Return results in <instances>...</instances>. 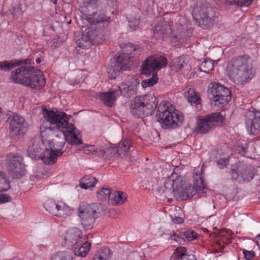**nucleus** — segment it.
I'll return each mask as SVG.
<instances>
[{
  "label": "nucleus",
  "mask_w": 260,
  "mask_h": 260,
  "mask_svg": "<svg viewBox=\"0 0 260 260\" xmlns=\"http://www.w3.org/2000/svg\"><path fill=\"white\" fill-rule=\"evenodd\" d=\"M130 87L131 93L135 95L136 93L137 87L140 84L139 79L138 78H132L128 82Z\"/></svg>",
  "instance_id": "58836bf2"
},
{
  "label": "nucleus",
  "mask_w": 260,
  "mask_h": 260,
  "mask_svg": "<svg viewBox=\"0 0 260 260\" xmlns=\"http://www.w3.org/2000/svg\"><path fill=\"white\" fill-rule=\"evenodd\" d=\"M45 145L42 146V142L36 141L31 140L27 149V153L28 156L32 159H41L44 164L48 165L45 161L44 158L46 149Z\"/></svg>",
  "instance_id": "412c9836"
},
{
  "label": "nucleus",
  "mask_w": 260,
  "mask_h": 260,
  "mask_svg": "<svg viewBox=\"0 0 260 260\" xmlns=\"http://www.w3.org/2000/svg\"><path fill=\"white\" fill-rule=\"evenodd\" d=\"M83 240L85 238L82 237L81 231L77 228H74L67 233L63 244L68 249H73L78 244H81Z\"/></svg>",
  "instance_id": "aec40b11"
},
{
  "label": "nucleus",
  "mask_w": 260,
  "mask_h": 260,
  "mask_svg": "<svg viewBox=\"0 0 260 260\" xmlns=\"http://www.w3.org/2000/svg\"><path fill=\"white\" fill-rule=\"evenodd\" d=\"M111 200L113 201L112 204L116 205H122L126 200L127 196L126 194L120 191H114L112 193Z\"/></svg>",
  "instance_id": "c756f323"
},
{
  "label": "nucleus",
  "mask_w": 260,
  "mask_h": 260,
  "mask_svg": "<svg viewBox=\"0 0 260 260\" xmlns=\"http://www.w3.org/2000/svg\"><path fill=\"white\" fill-rule=\"evenodd\" d=\"M228 69L230 79L236 84H243L253 77L251 60L246 55L233 58L230 62Z\"/></svg>",
  "instance_id": "423d86ee"
},
{
  "label": "nucleus",
  "mask_w": 260,
  "mask_h": 260,
  "mask_svg": "<svg viewBox=\"0 0 260 260\" xmlns=\"http://www.w3.org/2000/svg\"><path fill=\"white\" fill-rule=\"evenodd\" d=\"M22 66L12 72L11 80L14 83L22 84L32 89H40L45 83L42 72L30 66V59H21Z\"/></svg>",
  "instance_id": "20e7f679"
},
{
  "label": "nucleus",
  "mask_w": 260,
  "mask_h": 260,
  "mask_svg": "<svg viewBox=\"0 0 260 260\" xmlns=\"http://www.w3.org/2000/svg\"><path fill=\"white\" fill-rule=\"evenodd\" d=\"M92 15L94 16V15H98V13L97 12H93L92 14ZM100 14H98V15L99 16Z\"/></svg>",
  "instance_id": "052dcab7"
},
{
  "label": "nucleus",
  "mask_w": 260,
  "mask_h": 260,
  "mask_svg": "<svg viewBox=\"0 0 260 260\" xmlns=\"http://www.w3.org/2000/svg\"><path fill=\"white\" fill-rule=\"evenodd\" d=\"M165 190H166V188H165V189L162 190V193L165 194V196L168 199V202L169 203H171L173 201V199L171 198H169V197H170V196L173 197V196L172 195H168L167 194H166L165 193Z\"/></svg>",
  "instance_id": "864d4df0"
},
{
  "label": "nucleus",
  "mask_w": 260,
  "mask_h": 260,
  "mask_svg": "<svg viewBox=\"0 0 260 260\" xmlns=\"http://www.w3.org/2000/svg\"><path fill=\"white\" fill-rule=\"evenodd\" d=\"M167 59L165 57L160 55H153L148 57L141 65V73L143 75L148 76L155 71L159 70L166 67Z\"/></svg>",
  "instance_id": "ddd939ff"
},
{
  "label": "nucleus",
  "mask_w": 260,
  "mask_h": 260,
  "mask_svg": "<svg viewBox=\"0 0 260 260\" xmlns=\"http://www.w3.org/2000/svg\"><path fill=\"white\" fill-rule=\"evenodd\" d=\"M64 129L65 131H62V129H57L54 138L48 140L49 147L46 148L44 158L48 165L54 164L57 157L62 155L61 150L66 141L72 144L79 145L82 143L81 140L78 138L79 131L73 124L68 122V125Z\"/></svg>",
  "instance_id": "f257e3e1"
},
{
  "label": "nucleus",
  "mask_w": 260,
  "mask_h": 260,
  "mask_svg": "<svg viewBox=\"0 0 260 260\" xmlns=\"http://www.w3.org/2000/svg\"><path fill=\"white\" fill-rule=\"evenodd\" d=\"M8 121L9 124L10 135L12 138L23 135V130L26 123L23 117L17 114L10 115Z\"/></svg>",
  "instance_id": "dca6fc26"
},
{
  "label": "nucleus",
  "mask_w": 260,
  "mask_h": 260,
  "mask_svg": "<svg viewBox=\"0 0 260 260\" xmlns=\"http://www.w3.org/2000/svg\"><path fill=\"white\" fill-rule=\"evenodd\" d=\"M198 25L203 29H207L213 25L214 17H192Z\"/></svg>",
  "instance_id": "cd10ccee"
},
{
  "label": "nucleus",
  "mask_w": 260,
  "mask_h": 260,
  "mask_svg": "<svg viewBox=\"0 0 260 260\" xmlns=\"http://www.w3.org/2000/svg\"><path fill=\"white\" fill-rule=\"evenodd\" d=\"M241 178L244 181L251 180L254 176V171L251 167H246L242 170H240Z\"/></svg>",
  "instance_id": "2f4dec72"
},
{
  "label": "nucleus",
  "mask_w": 260,
  "mask_h": 260,
  "mask_svg": "<svg viewBox=\"0 0 260 260\" xmlns=\"http://www.w3.org/2000/svg\"><path fill=\"white\" fill-rule=\"evenodd\" d=\"M46 121H44L40 126V135L42 138V145L48 143V140L56 135L57 129H64L68 125L67 114L61 111L47 110L43 112Z\"/></svg>",
  "instance_id": "39448f33"
},
{
  "label": "nucleus",
  "mask_w": 260,
  "mask_h": 260,
  "mask_svg": "<svg viewBox=\"0 0 260 260\" xmlns=\"http://www.w3.org/2000/svg\"><path fill=\"white\" fill-rule=\"evenodd\" d=\"M243 253L245 258L247 260H251L255 256V253L253 251H247L246 250H243Z\"/></svg>",
  "instance_id": "a18cd8bd"
},
{
  "label": "nucleus",
  "mask_w": 260,
  "mask_h": 260,
  "mask_svg": "<svg viewBox=\"0 0 260 260\" xmlns=\"http://www.w3.org/2000/svg\"><path fill=\"white\" fill-rule=\"evenodd\" d=\"M214 68V64L211 59H205L200 64L199 69L200 71L205 73H209L212 71Z\"/></svg>",
  "instance_id": "473e14b6"
},
{
  "label": "nucleus",
  "mask_w": 260,
  "mask_h": 260,
  "mask_svg": "<svg viewBox=\"0 0 260 260\" xmlns=\"http://www.w3.org/2000/svg\"><path fill=\"white\" fill-rule=\"evenodd\" d=\"M107 211V207L101 204L81 203L78 208V216L83 229L86 230L91 229L95 219Z\"/></svg>",
  "instance_id": "0eeeda50"
},
{
  "label": "nucleus",
  "mask_w": 260,
  "mask_h": 260,
  "mask_svg": "<svg viewBox=\"0 0 260 260\" xmlns=\"http://www.w3.org/2000/svg\"><path fill=\"white\" fill-rule=\"evenodd\" d=\"M71 23V20H70L69 21H68L67 23L68 24H70Z\"/></svg>",
  "instance_id": "680f3d73"
},
{
  "label": "nucleus",
  "mask_w": 260,
  "mask_h": 260,
  "mask_svg": "<svg viewBox=\"0 0 260 260\" xmlns=\"http://www.w3.org/2000/svg\"><path fill=\"white\" fill-rule=\"evenodd\" d=\"M128 57L126 55H119L114 66L110 68L108 74L109 78L113 79L118 76L121 71L129 70Z\"/></svg>",
  "instance_id": "6ab92c4d"
},
{
  "label": "nucleus",
  "mask_w": 260,
  "mask_h": 260,
  "mask_svg": "<svg viewBox=\"0 0 260 260\" xmlns=\"http://www.w3.org/2000/svg\"><path fill=\"white\" fill-rule=\"evenodd\" d=\"M91 10H92L88 6L84 5V2L83 3L82 5L79 7V11L80 12L81 15L83 16L84 15L85 16H91L92 15L88 13V12Z\"/></svg>",
  "instance_id": "79ce46f5"
},
{
  "label": "nucleus",
  "mask_w": 260,
  "mask_h": 260,
  "mask_svg": "<svg viewBox=\"0 0 260 260\" xmlns=\"http://www.w3.org/2000/svg\"><path fill=\"white\" fill-rule=\"evenodd\" d=\"M112 254L109 248L104 247L98 250L92 260H110Z\"/></svg>",
  "instance_id": "c85d7f7f"
},
{
  "label": "nucleus",
  "mask_w": 260,
  "mask_h": 260,
  "mask_svg": "<svg viewBox=\"0 0 260 260\" xmlns=\"http://www.w3.org/2000/svg\"><path fill=\"white\" fill-rule=\"evenodd\" d=\"M166 190L165 193L168 195H172L177 199L185 200L191 198L197 192L202 193L206 187L203 179L200 177L199 180L191 186L186 183L177 173L172 174L166 180L164 184Z\"/></svg>",
  "instance_id": "7ed1b4c3"
},
{
  "label": "nucleus",
  "mask_w": 260,
  "mask_h": 260,
  "mask_svg": "<svg viewBox=\"0 0 260 260\" xmlns=\"http://www.w3.org/2000/svg\"><path fill=\"white\" fill-rule=\"evenodd\" d=\"M173 21L171 20L170 17L161 18L159 20V23L156 24L155 29L153 30L154 35L158 39H164L168 36H171L173 38L177 39L178 41L186 40L191 36L190 30H184L182 28V26L177 30L176 34L173 30Z\"/></svg>",
  "instance_id": "9d476101"
},
{
  "label": "nucleus",
  "mask_w": 260,
  "mask_h": 260,
  "mask_svg": "<svg viewBox=\"0 0 260 260\" xmlns=\"http://www.w3.org/2000/svg\"><path fill=\"white\" fill-rule=\"evenodd\" d=\"M22 158L17 154L10 155L8 159V172L13 179H20L25 175V169Z\"/></svg>",
  "instance_id": "4468645a"
},
{
  "label": "nucleus",
  "mask_w": 260,
  "mask_h": 260,
  "mask_svg": "<svg viewBox=\"0 0 260 260\" xmlns=\"http://www.w3.org/2000/svg\"><path fill=\"white\" fill-rule=\"evenodd\" d=\"M178 60L174 62V66L176 70L180 71L183 68V63L184 61L181 62V60L179 59Z\"/></svg>",
  "instance_id": "8fccbe9b"
},
{
  "label": "nucleus",
  "mask_w": 260,
  "mask_h": 260,
  "mask_svg": "<svg viewBox=\"0 0 260 260\" xmlns=\"http://www.w3.org/2000/svg\"><path fill=\"white\" fill-rule=\"evenodd\" d=\"M36 62L37 63H40L41 62V59L40 58H38L36 59Z\"/></svg>",
  "instance_id": "13d9d810"
},
{
  "label": "nucleus",
  "mask_w": 260,
  "mask_h": 260,
  "mask_svg": "<svg viewBox=\"0 0 260 260\" xmlns=\"http://www.w3.org/2000/svg\"><path fill=\"white\" fill-rule=\"evenodd\" d=\"M257 246H258V247L260 249V235H258L257 236Z\"/></svg>",
  "instance_id": "6e6d98bb"
},
{
  "label": "nucleus",
  "mask_w": 260,
  "mask_h": 260,
  "mask_svg": "<svg viewBox=\"0 0 260 260\" xmlns=\"http://www.w3.org/2000/svg\"><path fill=\"white\" fill-rule=\"evenodd\" d=\"M226 161L225 159L221 158L219 159V160L218 161V164L219 165H221L222 166H225L226 165Z\"/></svg>",
  "instance_id": "5fc2aeb1"
},
{
  "label": "nucleus",
  "mask_w": 260,
  "mask_h": 260,
  "mask_svg": "<svg viewBox=\"0 0 260 260\" xmlns=\"http://www.w3.org/2000/svg\"><path fill=\"white\" fill-rule=\"evenodd\" d=\"M98 4V0H85L84 1V5L88 6L91 10H92L94 8H95Z\"/></svg>",
  "instance_id": "c03bdc74"
},
{
  "label": "nucleus",
  "mask_w": 260,
  "mask_h": 260,
  "mask_svg": "<svg viewBox=\"0 0 260 260\" xmlns=\"http://www.w3.org/2000/svg\"><path fill=\"white\" fill-rule=\"evenodd\" d=\"M224 117L220 113H213L202 116L197 120L196 132L202 134L208 133L216 126L221 125Z\"/></svg>",
  "instance_id": "9b49d317"
},
{
  "label": "nucleus",
  "mask_w": 260,
  "mask_h": 260,
  "mask_svg": "<svg viewBox=\"0 0 260 260\" xmlns=\"http://www.w3.org/2000/svg\"><path fill=\"white\" fill-rule=\"evenodd\" d=\"M11 198L9 196L3 193H0V203H5L7 202L10 201Z\"/></svg>",
  "instance_id": "de8ad7c7"
},
{
  "label": "nucleus",
  "mask_w": 260,
  "mask_h": 260,
  "mask_svg": "<svg viewBox=\"0 0 260 260\" xmlns=\"http://www.w3.org/2000/svg\"><path fill=\"white\" fill-rule=\"evenodd\" d=\"M158 190L159 192H160V189H158Z\"/></svg>",
  "instance_id": "69168bd1"
},
{
  "label": "nucleus",
  "mask_w": 260,
  "mask_h": 260,
  "mask_svg": "<svg viewBox=\"0 0 260 260\" xmlns=\"http://www.w3.org/2000/svg\"><path fill=\"white\" fill-rule=\"evenodd\" d=\"M184 238L188 241H191L196 239L197 237V233L193 231H187L184 233Z\"/></svg>",
  "instance_id": "a19ab883"
},
{
  "label": "nucleus",
  "mask_w": 260,
  "mask_h": 260,
  "mask_svg": "<svg viewBox=\"0 0 260 260\" xmlns=\"http://www.w3.org/2000/svg\"><path fill=\"white\" fill-rule=\"evenodd\" d=\"M78 25L82 27L88 26L79 39L76 41L77 45L82 49L90 48L93 45L102 43L107 33L105 29L94 27V25H100L108 19H102L101 17H74Z\"/></svg>",
  "instance_id": "f03ea898"
},
{
  "label": "nucleus",
  "mask_w": 260,
  "mask_h": 260,
  "mask_svg": "<svg viewBox=\"0 0 260 260\" xmlns=\"http://www.w3.org/2000/svg\"><path fill=\"white\" fill-rule=\"evenodd\" d=\"M172 220L174 223H181L183 222V218L179 217H176L175 218L173 219Z\"/></svg>",
  "instance_id": "603ef678"
},
{
  "label": "nucleus",
  "mask_w": 260,
  "mask_h": 260,
  "mask_svg": "<svg viewBox=\"0 0 260 260\" xmlns=\"http://www.w3.org/2000/svg\"><path fill=\"white\" fill-rule=\"evenodd\" d=\"M252 0H238L236 1L238 6L240 7L242 6H248L251 3Z\"/></svg>",
  "instance_id": "09e8293b"
},
{
  "label": "nucleus",
  "mask_w": 260,
  "mask_h": 260,
  "mask_svg": "<svg viewBox=\"0 0 260 260\" xmlns=\"http://www.w3.org/2000/svg\"><path fill=\"white\" fill-rule=\"evenodd\" d=\"M170 260H196L194 256L189 254L184 247H177L171 256Z\"/></svg>",
  "instance_id": "4be33fe9"
},
{
  "label": "nucleus",
  "mask_w": 260,
  "mask_h": 260,
  "mask_svg": "<svg viewBox=\"0 0 260 260\" xmlns=\"http://www.w3.org/2000/svg\"><path fill=\"white\" fill-rule=\"evenodd\" d=\"M81 243V244H78L74 247V252L76 255L83 257L86 256L89 252L91 244L87 241H85V240L82 241Z\"/></svg>",
  "instance_id": "393cba45"
},
{
  "label": "nucleus",
  "mask_w": 260,
  "mask_h": 260,
  "mask_svg": "<svg viewBox=\"0 0 260 260\" xmlns=\"http://www.w3.org/2000/svg\"><path fill=\"white\" fill-rule=\"evenodd\" d=\"M156 118L165 128H176L183 121V114L164 101L157 107Z\"/></svg>",
  "instance_id": "6e6552de"
},
{
  "label": "nucleus",
  "mask_w": 260,
  "mask_h": 260,
  "mask_svg": "<svg viewBox=\"0 0 260 260\" xmlns=\"http://www.w3.org/2000/svg\"><path fill=\"white\" fill-rule=\"evenodd\" d=\"M131 147H132V146L131 144L130 141L125 139L122 140L119 143L117 148H108L106 149H101V150L103 151V154L100 156L109 160L113 159L117 155L125 156L127 154Z\"/></svg>",
  "instance_id": "2eb2a0df"
},
{
  "label": "nucleus",
  "mask_w": 260,
  "mask_h": 260,
  "mask_svg": "<svg viewBox=\"0 0 260 260\" xmlns=\"http://www.w3.org/2000/svg\"><path fill=\"white\" fill-rule=\"evenodd\" d=\"M230 174L231 175V178L233 180H237L239 177L241 176V173L240 174L234 169H232L230 171Z\"/></svg>",
  "instance_id": "49530a36"
},
{
  "label": "nucleus",
  "mask_w": 260,
  "mask_h": 260,
  "mask_svg": "<svg viewBox=\"0 0 260 260\" xmlns=\"http://www.w3.org/2000/svg\"><path fill=\"white\" fill-rule=\"evenodd\" d=\"M23 62L21 59L11 60L10 61H4L0 62V70L2 71H9L11 69L20 65Z\"/></svg>",
  "instance_id": "7c9ffc66"
},
{
  "label": "nucleus",
  "mask_w": 260,
  "mask_h": 260,
  "mask_svg": "<svg viewBox=\"0 0 260 260\" xmlns=\"http://www.w3.org/2000/svg\"><path fill=\"white\" fill-rule=\"evenodd\" d=\"M213 208L214 209L215 208V205H213V206H212Z\"/></svg>",
  "instance_id": "e2e57ef3"
},
{
  "label": "nucleus",
  "mask_w": 260,
  "mask_h": 260,
  "mask_svg": "<svg viewBox=\"0 0 260 260\" xmlns=\"http://www.w3.org/2000/svg\"><path fill=\"white\" fill-rule=\"evenodd\" d=\"M10 11L11 14L14 16H20L23 14V12L19 5L12 8Z\"/></svg>",
  "instance_id": "37998d69"
},
{
  "label": "nucleus",
  "mask_w": 260,
  "mask_h": 260,
  "mask_svg": "<svg viewBox=\"0 0 260 260\" xmlns=\"http://www.w3.org/2000/svg\"><path fill=\"white\" fill-rule=\"evenodd\" d=\"M157 104L156 99L153 94L136 96L131 104V112L138 118L147 117L153 114Z\"/></svg>",
  "instance_id": "1a4fd4ad"
},
{
  "label": "nucleus",
  "mask_w": 260,
  "mask_h": 260,
  "mask_svg": "<svg viewBox=\"0 0 260 260\" xmlns=\"http://www.w3.org/2000/svg\"><path fill=\"white\" fill-rule=\"evenodd\" d=\"M245 124L248 133L255 135L260 132V112L250 111L246 115Z\"/></svg>",
  "instance_id": "a211bd4d"
},
{
  "label": "nucleus",
  "mask_w": 260,
  "mask_h": 260,
  "mask_svg": "<svg viewBox=\"0 0 260 260\" xmlns=\"http://www.w3.org/2000/svg\"><path fill=\"white\" fill-rule=\"evenodd\" d=\"M112 193L110 188L103 187L97 192V196L101 200L107 201L111 198Z\"/></svg>",
  "instance_id": "72a5a7b5"
},
{
  "label": "nucleus",
  "mask_w": 260,
  "mask_h": 260,
  "mask_svg": "<svg viewBox=\"0 0 260 260\" xmlns=\"http://www.w3.org/2000/svg\"><path fill=\"white\" fill-rule=\"evenodd\" d=\"M10 182L7 180L6 177V174L0 172V191H6L10 188Z\"/></svg>",
  "instance_id": "e433bc0d"
},
{
  "label": "nucleus",
  "mask_w": 260,
  "mask_h": 260,
  "mask_svg": "<svg viewBox=\"0 0 260 260\" xmlns=\"http://www.w3.org/2000/svg\"><path fill=\"white\" fill-rule=\"evenodd\" d=\"M184 96L187 99L188 102L192 103L197 107L198 110L201 109V99L198 93L195 91L193 88H189L184 92Z\"/></svg>",
  "instance_id": "5701e85b"
},
{
  "label": "nucleus",
  "mask_w": 260,
  "mask_h": 260,
  "mask_svg": "<svg viewBox=\"0 0 260 260\" xmlns=\"http://www.w3.org/2000/svg\"><path fill=\"white\" fill-rule=\"evenodd\" d=\"M2 112V108L0 107V112Z\"/></svg>",
  "instance_id": "0e129e2a"
},
{
  "label": "nucleus",
  "mask_w": 260,
  "mask_h": 260,
  "mask_svg": "<svg viewBox=\"0 0 260 260\" xmlns=\"http://www.w3.org/2000/svg\"><path fill=\"white\" fill-rule=\"evenodd\" d=\"M120 95V92L111 89L109 92L102 93L100 99L104 103L109 107H112L116 99Z\"/></svg>",
  "instance_id": "b1692460"
},
{
  "label": "nucleus",
  "mask_w": 260,
  "mask_h": 260,
  "mask_svg": "<svg viewBox=\"0 0 260 260\" xmlns=\"http://www.w3.org/2000/svg\"><path fill=\"white\" fill-rule=\"evenodd\" d=\"M208 92L209 98L211 100L220 105L226 104L231 100L230 91L219 83H211Z\"/></svg>",
  "instance_id": "f8f14e48"
},
{
  "label": "nucleus",
  "mask_w": 260,
  "mask_h": 260,
  "mask_svg": "<svg viewBox=\"0 0 260 260\" xmlns=\"http://www.w3.org/2000/svg\"><path fill=\"white\" fill-rule=\"evenodd\" d=\"M170 239L172 240H174L175 241H176L179 243H181V242L182 241H184L183 239L177 235H176L175 234H173L172 235H171Z\"/></svg>",
  "instance_id": "3c124183"
},
{
  "label": "nucleus",
  "mask_w": 260,
  "mask_h": 260,
  "mask_svg": "<svg viewBox=\"0 0 260 260\" xmlns=\"http://www.w3.org/2000/svg\"><path fill=\"white\" fill-rule=\"evenodd\" d=\"M98 182V180L94 177L91 175H86L80 181V186L85 189H91L95 186Z\"/></svg>",
  "instance_id": "bb28decb"
},
{
  "label": "nucleus",
  "mask_w": 260,
  "mask_h": 260,
  "mask_svg": "<svg viewBox=\"0 0 260 260\" xmlns=\"http://www.w3.org/2000/svg\"><path fill=\"white\" fill-rule=\"evenodd\" d=\"M123 53L120 54V55H126L128 57V64L130 62L131 57L129 56V54L132 53H134V55H138L140 53L141 50L140 48L138 46H135L133 45L132 43H128L123 45V46L121 47Z\"/></svg>",
  "instance_id": "a878e982"
},
{
  "label": "nucleus",
  "mask_w": 260,
  "mask_h": 260,
  "mask_svg": "<svg viewBox=\"0 0 260 260\" xmlns=\"http://www.w3.org/2000/svg\"><path fill=\"white\" fill-rule=\"evenodd\" d=\"M83 152L87 155H94L100 156L103 154V151L101 150V148H95L94 146H87L84 148Z\"/></svg>",
  "instance_id": "f704fd0d"
},
{
  "label": "nucleus",
  "mask_w": 260,
  "mask_h": 260,
  "mask_svg": "<svg viewBox=\"0 0 260 260\" xmlns=\"http://www.w3.org/2000/svg\"><path fill=\"white\" fill-rule=\"evenodd\" d=\"M44 207L50 213L58 217L66 218L71 213L70 208L62 202L56 203L49 200L45 202Z\"/></svg>",
  "instance_id": "f3484780"
},
{
  "label": "nucleus",
  "mask_w": 260,
  "mask_h": 260,
  "mask_svg": "<svg viewBox=\"0 0 260 260\" xmlns=\"http://www.w3.org/2000/svg\"><path fill=\"white\" fill-rule=\"evenodd\" d=\"M128 22V26L132 30L136 29L140 23V18L136 17H127Z\"/></svg>",
  "instance_id": "ea45409f"
},
{
  "label": "nucleus",
  "mask_w": 260,
  "mask_h": 260,
  "mask_svg": "<svg viewBox=\"0 0 260 260\" xmlns=\"http://www.w3.org/2000/svg\"><path fill=\"white\" fill-rule=\"evenodd\" d=\"M158 81V78L156 73H152V77L143 80L142 82V86L143 88H145L148 87H151L155 84Z\"/></svg>",
  "instance_id": "c9c22d12"
},
{
  "label": "nucleus",
  "mask_w": 260,
  "mask_h": 260,
  "mask_svg": "<svg viewBox=\"0 0 260 260\" xmlns=\"http://www.w3.org/2000/svg\"><path fill=\"white\" fill-rule=\"evenodd\" d=\"M130 87L129 83H122L118 86V89L116 90L120 92V95L122 94L123 96L130 97L134 95L131 93Z\"/></svg>",
  "instance_id": "4c0bfd02"
},
{
  "label": "nucleus",
  "mask_w": 260,
  "mask_h": 260,
  "mask_svg": "<svg viewBox=\"0 0 260 260\" xmlns=\"http://www.w3.org/2000/svg\"><path fill=\"white\" fill-rule=\"evenodd\" d=\"M108 3L110 4H112L113 3H115L117 2V0H106Z\"/></svg>",
  "instance_id": "4d7b16f0"
},
{
  "label": "nucleus",
  "mask_w": 260,
  "mask_h": 260,
  "mask_svg": "<svg viewBox=\"0 0 260 260\" xmlns=\"http://www.w3.org/2000/svg\"><path fill=\"white\" fill-rule=\"evenodd\" d=\"M51 1L54 4H55L57 2V0H51Z\"/></svg>",
  "instance_id": "bf43d9fd"
}]
</instances>
